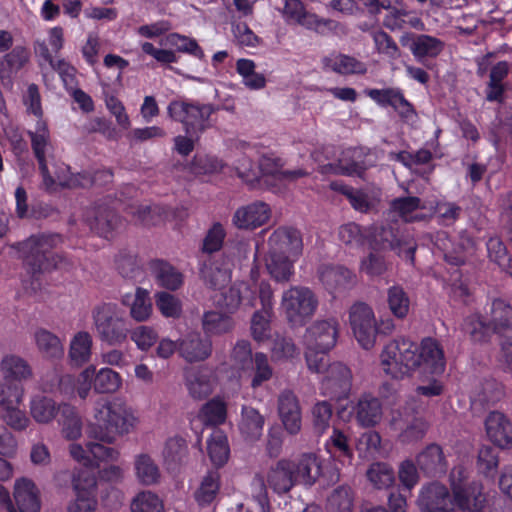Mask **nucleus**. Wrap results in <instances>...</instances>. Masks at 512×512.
Segmentation results:
<instances>
[{"label":"nucleus","instance_id":"obj_1","mask_svg":"<svg viewBox=\"0 0 512 512\" xmlns=\"http://www.w3.org/2000/svg\"><path fill=\"white\" fill-rule=\"evenodd\" d=\"M92 417L89 437L109 445L135 431L139 424L133 408L120 397L98 399L93 405Z\"/></svg>","mask_w":512,"mask_h":512},{"label":"nucleus","instance_id":"obj_35","mask_svg":"<svg viewBox=\"0 0 512 512\" xmlns=\"http://www.w3.org/2000/svg\"><path fill=\"white\" fill-rule=\"evenodd\" d=\"M319 278L331 291L349 288L356 282L354 273L343 266L323 265L319 269Z\"/></svg>","mask_w":512,"mask_h":512},{"label":"nucleus","instance_id":"obj_53","mask_svg":"<svg viewBox=\"0 0 512 512\" xmlns=\"http://www.w3.org/2000/svg\"><path fill=\"white\" fill-rule=\"evenodd\" d=\"M384 25L391 30L402 29L406 25L417 30H424L425 27L423 21L418 16L410 11L398 8L391 9L386 15Z\"/></svg>","mask_w":512,"mask_h":512},{"label":"nucleus","instance_id":"obj_59","mask_svg":"<svg viewBox=\"0 0 512 512\" xmlns=\"http://www.w3.org/2000/svg\"><path fill=\"white\" fill-rule=\"evenodd\" d=\"M25 396V389L22 384L11 381H0V409L22 405Z\"/></svg>","mask_w":512,"mask_h":512},{"label":"nucleus","instance_id":"obj_50","mask_svg":"<svg viewBox=\"0 0 512 512\" xmlns=\"http://www.w3.org/2000/svg\"><path fill=\"white\" fill-rule=\"evenodd\" d=\"M155 279L161 287L169 290H177L183 284V275L175 267L163 261H155L152 264Z\"/></svg>","mask_w":512,"mask_h":512},{"label":"nucleus","instance_id":"obj_44","mask_svg":"<svg viewBox=\"0 0 512 512\" xmlns=\"http://www.w3.org/2000/svg\"><path fill=\"white\" fill-rule=\"evenodd\" d=\"M93 338L87 331L77 332L70 340L68 356L71 362L81 366L92 356Z\"/></svg>","mask_w":512,"mask_h":512},{"label":"nucleus","instance_id":"obj_6","mask_svg":"<svg viewBox=\"0 0 512 512\" xmlns=\"http://www.w3.org/2000/svg\"><path fill=\"white\" fill-rule=\"evenodd\" d=\"M414 342L401 338L386 344L380 354L382 371L391 378L404 379L416 371Z\"/></svg>","mask_w":512,"mask_h":512},{"label":"nucleus","instance_id":"obj_63","mask_svg":"<svg viewBox=\"0 0 512 512\" xmlns=\"http://www.w3.org/2000/svg\"><path fill=\"white\" fill-rule=\"evenodd\" d=\"M464 330L476 342L485 341L493 333L487 317L483 319L479 315L467 317L464 322Z\"/></svg>","mask_w":512,"mask_h":512},{"label":"nucleus","instance_id":"obj_54","mask_svg":"<svg viewBox=\"0 0 512 512\" xmlns=\"http://www.w3.org/2000/svg\"><path fill=\"white\" fill-rule=\"evenodd\" d=\"M423 208L421 200L414 196L396 198L391 202V210L406 222L421 220L418 210Z\"/></svg>","mask_w":512,"mask_h":512},{"label":"nucleus","instance_id":"obj_4","mask_svg":"<svg viewBox=\"0 0 512 512\" xmlns=\"http://www.w3.org/2000/svg\"><path fill=\"white\" fill-rule=\"evenodd\" d=\"M92 319L100 340L120 345L128 336L124 311L115 303H100L92 310Z\"/></svg>","mask_w":512,"mask_h":512},{"label":"nucleus","instance_id":"obj_62","mask_svg":"<svg viewBox=\"0 0 512 512\" xmlns=\"http://www.w3.org/2000/svg\"><path fill=\"white\" fill-rule=\"evenodd\" d=\"M131 512H163L160 498L151 491L138 493L130 505Z\"/></svg>","mask_w":512,"mask_h":512},{"label":"nucleus","instance_id":"obj_56","mask_svg":"<svg viewBox=\"0 0 512 512\" xmlns=\"http://www.w3.org/2000/svg\"><path fill=\"white\" fill-rule=\"evenodd\" d=\"M282 162L280 158L273 155H262L259 159V166L257 168L259 172V182L269 186L274 192L280 191V187H276L271 183V180L279 179V173H281Z\"/></svg>","mask_w":512,"mask_h":512},{"label":"nucleus","instance_id":"obj_9","mask_svg":"<svg viewBox=\"0 0 512 512\" xmlns=\"http://www.w3.org/2000/svg\"><path fill=\"white\" fill-rule=\"evenodd\" d=\"M105 444L93 439L82 445L75 440L68 445V453L75 462L84 467L98 468L101 463L117 462L121 455L118 448Z\"/></svg>","mask_w":512,"mask_h":512},{"label":"nucleus","instance_id":"obj_11","mask_svg":"<svg viewBox=\"0 0 512 512\" xmlns=\"http://www.w3.org/2000/svg\"><path fill=\"white\" fill-rule=\"evenodd\" d=\"M417 505L421 512H457L454 493L439 481H431L421 487Z\"/></svg>","mask_w":512,"mask_h":512},{"label":"nucleus","instance_id":"obj_42","mask_svg":"<svg viewBox=\"0 0 512 512\" xmlns=\"http://www.w3.org/2000/svg\"><path fill=\"white\" fill-rule=\"evenodd\" d=\"M58 423L61 434L66 440L75 441L82 436L83 422L76 407L63 404Z\"/></svg>","mask_w":512,"mask_h":512},{"label":"nucleus","instance_id":"obj_40","mask_svg":"<svg viewBox=\"0 0 512 512\" xmlns=\"http://www.w3.org/2000/svg\"><path fill=\"white\" fill-rule=\"evenodd\" d=\"M487 319L493 333L505 335L512 330V306L502 299H494Z\"/></svg>","mask_w":512,"mask_h":512},{"label":"nucleus","instance_id":"obj_21","mask_svg":"<svg viewBox=\"0 0 512 512\" xmlns=\"http://www.w3.org/2000/svg\"><path fill=\"white\" fill-rule=\"evenodd\" d=\"M278 413L285 430L296 435L301 431L302 413L297 396L289 390L280 393L278 397Z\"/></svg>","mask_w":512,"mask_h":512},{"label":"nucleus","instance_id":"obj_57","mask_svg":"<svg viewBox=\"0 0 512 512\" xmlns=\"http://www.w3.org/2000/svg\"><path fill=\"white\" fill-rule=\"evenodd\" d=\"M253 360L250 343L245 340L236 342L230 353L231 366L239 372H246L250 370Z\"/></svg>","mask_w":512,"mask_h":512},{"label":"nucleus","instance_id":"obj_61","mask_svg":"<svg viewBox=\"0 0 512 512\" xmlns=\"http://www.w3.org/2000/svg\"><path fill=\"white\" fill-rule=\"evenodd\" d=\"M155 304L160 313L166 318H179L182 313V303L178 297L168 292L155 294Z\"/></svg>","mask_w":512,"mask_h":512},{"label":"nucleus","instance_id":"obj_29","mask_svg":"<svg viewBox=\"0 0 512 512\" xmlns=\"http://www.w3.org/2000/svg\"><path fill=\"white\" fill-rule=\"evenodd\" d=\"M416 463L421 472L429 477H438L446 473L448 462L443 449L438 444L427 445L416 456Z\"/></svg>","mask_w":512,"mask_h":512},{"label":"nucleus","instance_id":"obj_19","mask_svg":"<svg viewBox=\"0 0 512 512\" xmlns=\"http://www.w3.org/2000/svg\"><path fill=\"white\" fill-rule=\"evenodd\" d=\"M264 479V485L270 487L277 494L289 492L295 485L293 473V461L290 459H280L272 464L267 470Z\"/></svg>","mask_w":512,"mask_h":512},{"label":"nucleus","instance_id":"obj_20","mask_svg":"<svg viewBox=\"0 0 512 512\" xmlns=\"http://www.w3.org/2000/svg\"><path fill=\"white\" fill-rule=\"evenodd\" d=\"M454 505L457 512H484L487 495L479 481H471L467 487L454 491Z\"/></svg>","mask_w":512,"mask_h":512},{"label":"nucleus","instance_id":"obj_22","mask_svg":"<svg viewBox=\"0 0 512 512\" xmlns=\"http://www.w3.org/2000/svg\"><path fill=\"white\" fill-rule=\"evenodd\" d=\"M271 209L268 204L256 201L239 207L233 215V224L239 229L252 230L268 222Z\"/></svg>","mask_w":512,"mask_h":512},{"label":"nucleus","instance_id":"obj_45","mask_svg":"<svg viewBox=\"0 0 512 512\" xmlns=\"http://www.w3.org/2000/svg\"><path fill=\"white\" fill-rule=\"evenodd\" d=\"M264 417L251 406H243L238 427L241 434L248 440H257L262 435Z\"/></svg>","mask_w":512,"mask_h":512},{"label":"nucleus","instance_id":"obj_51","mask_svg":"<svg viewBox=\"0 0 512 512\" xmlns=\"http://www.w3.org/2000/svg\"><path fill=\"white\" fill-rule=\"evenodd\" d=\"M207 452L211 462L223 466L230 455L227 436L221 430H215L207 440Z\"/></svg>","mask_w":512,"mask_h":512},{"label":"nucleus","instance_id":"obj_2","mask_svg":"<svg viewBox=\"0 0 512 512\" xmlns=\"http://www.w3.org/2000/svg\"><path fill=\"white\" fill-rule=\"evenodd\" d=\"M338 237L342 243L352 248H360L369 242L373 249L377 247L391 249L411 263L414 260V244L411 242L402 243L390 229L362 228L360 225L351 222L339 228Z\"/></svg>","mask_w":512,"mask_h":512},{"label":"nucleus","instance_id":"obj_14","mask_svg":"<svg viewBox=\"0 0 512 512\" xmlns=\"http://www.w3.org/2000/svg\"><path fill=\"white\" fill-rule=\"evenodd\" d=\"M412 349L416 358V370L423 369L436 374L445 370L444 351L437 340L430 337L424 338L420 344L414 342Z\"/></svg>","mask_w":512,"mask_h":512},{"label":"nucleus","instance_id":"obj_10","mask_svg":"<svg viewBox=\"0 0 512 512\" xmlns=\"http://www.w3.org/2000/svg\"><path fill=\"white\" fill-rule=\"evenodd\" d=\"M72 489L75 499L68 505V512H95L97 501V478L87 470L77 469L72 474Z\"/></svg>","mask_w":512,"mask_h":512},{"label":"nucleus","instance_id":"obj_8","mask_svg":"<svg viewBox=\"0 0 512 512\" xmlns=\"http://www.w3.org/2000/svg\"><path fill=\"white\" fill-rule=\"evenodd\" d=\"M349 325L358 344L365 350L376 344L378 325L371 306L356 302L349 309Z\"/></svg>","mask_w":512,"mask_h":512},{"label":"nucleus","instance_id":"obj_12","mask_svg":"<svg viewBox=\"0 0 512 512\" xmlns=\"http://www.w3.org/2000/svg\"><path fill=\"white\" fill-rule=\"evenodd\" d=\"M339 329L340 324L333 317L314 321L305 331V347L329 352L337 343Z\"/></svg>","mask_w":512,"mask_h":512},{"label":"nucleus","instance_id":"obj_31","mask_svg":"<svg viewBox=\"0 0 512 512\" xmlns=\"http://www.w3.org/2000/svg\"><path fill=\"white\" fill-rule=\"evenodd\" d=\"M403 46H408L413 56L422 61L424 58H435L444 49V42L440 39L427 35H405L401 38Z\"/></svg>","mask_w":512,"mask_h":512},{"label":"nucleus","instance_id":"obj_39","mask_svg":"<svg viewBox=\"0 0 512 512\" xmlns=\"http://www.w3.org/2000/svg\"><path fill=\"white\" fill-rule=\"evenodd\" d=\"M121 302L129 307L130 316L137 322H145L152 315L151 298L149 292L143 288H137L133 295H123Z\"/></svg>","mask_w":512,"mask_h":512},{"label":"nucleus","instance_id":"obj_52","mask_svg":"<svg viewBox=\"0 0 512 512\" xmlns=\"http://www.w3.org/2000/svg\"><path fill=\"white\" fill-rule=\"evenodd\" d=\"M249 371H251L250 385L254 390L270 381L274 376V369L269 362V358L263 352L254 354V360Z\"/></svg>","mask_w":512,"mask_h":512},{"label":"nucleus","instance_id":"obj_43","mask_svg":"<svg viewBox=\"0 0 512 512\" xmlns=\"http://www.w3.org/2000/svg\"><path fill=\"white\" fill-rule=\"evenodd\" d=\"M323 64L325 68L342 75H363L367 72L364 62L345 54H331L323 59Z\"/></svg>","mask_w":512,"mask_h":512},{"label":"nucleus","instance_id":"obj_16","mask_svg":"<svg viewBox=\"0 0 512 512\" xmlns=\"http://www.w3.org/2000/svg\"><path fill=\"white\" fill-rule=\"evenodd\" d=\"M31 141V148L37 159L41 174L45 175L47 184L51 185V179L48 176L47 156L53 151V144L48 125L43 120H37L34 130L28 131Z\"/></svg>","mask_w":512,"mask_h":512},{"label":"nucleus","instance_id":"obj_13","mask_svg":"<svg viewBox=\"0 0 512 512\" xmlns=\"http://www.w3.org/2000/svg\"><path fill=\"white\" fill-rule=\"evenodd\" d=\"M352 386V373L342 363H333L328 366L321 380L322 395L334 400L346 398Z\"/></svg>","mask_w":512,"mask_h":512},{"label":"nucleus","instance_id":"obj_36","mask_svg":"<svg viewBox=\"0 0 512 512\" xmlns=\"http://www.w3.org/2000/svg\"><path fill=\"white\" fill-rule=\"evenodd\" d=\"M59 405L53 398L36 394L30 398L29 413L32 419L38 424H49L54 421L61 411Z\"/></svg>","mask_w":512,"mask_h":512},{"label":"nucleus","instance_id":"obj_27","mask_svg":"<svg viewBox=\"0 0 512 512\" xmlns=\"http://www.w3.org/2000/svg\"><path fill=\"white\" fill-rule=\"evenodd\" d=\"M32 340L43 359L56 362L64 358V344L59 336L52 331L39 327L34 330Z\"/></svg>","mask_w":512,"mask_h":512},{"label":"nucleus","instance_id":"obj_30","mask_svg":"<svg viewBox=\"0 0 512 512\" xmlns=\"http://www.w3.org/2000/svg\"><path fill=\"white\" fill-rule=\"evenodd\" d=\"M0 374L3 380L22 384L34 378V371L28 360L17 354H6L0 360Z\"/></svg>","mask_w":512,"mask_h":512},{"label":"nucleus","instance_id":"obj_23","mask_svg":"<svg viewBox=\"0 0 512 512\" xmlns=\"http://www.w3.org/2000/svg\"><path fill=\"white\" fill-rule=\"evenodd\" d=\"M179 355L189 363L204 361L212 354V342L198 332H191L179 340Z\"/></svg>","mask_w":512,"mask_h":512},{"label":"nucleus","instance_id":"obj_60","mask_svg":"<svg viewBox=\"0 0 512 512\" xmlns=\"http://www.w3.org/2000/svg\"><path fill=\"white\" fill-rule=\"evenodd\" d=\"M21 405L8 406L0 409L2 421L14 431H23L29 427L31 421Z\"/></svg>","mask_w":512,"mask_h":512},{"label":"nucleus","instance_id":"obj_47","mask_svg":"<svg viewBox=\"0 0 512 512\" xmlns=\"http://www.w3.org/2000/svg\"><path fill=\"white\" fill-rule=\"evenodd\" d=\"M123 385L121 375L110 367L95 368L93 374V389L99 394H114L118 392Z\"/></svg>","mask_w":512,"mask_h":512},{"label":"nucleus","instance_id":"obj_58","mask_svg":"<svg viewBox=\"0 0 512 512\" xmlns=\"http://www.w3.org/2000/svg\"><path fill=\"white\" fill-rule=\"evenodd\" d=\"M366 475L370 483L378 489L388 488L395 481L394 471L387 463L371 464Z\"/></svg>","mask_w":512,"mask_h":512},{"label":"nucleus","instance_id":"obj_28","mask_svg":"<svg viewBox=\"0 0 512 512\" xmlns=\"http://www.w3.org/2000/svg\"><path fill=\"white\" fill-rule=\"evenodd\" d=\"M367 95L380 106H391L404 119H410L415 111L399 88L370 89Z\"/></svg>","mask_w":512,"mask_h":512},{"label":"nucleus","instance_id":"obj_25","mask_svg":"<svg viewBox=\"0 0 512 512\" xmlns=\"http://www.w3.org/2000/svg\"><path fill=\"white\" fill-rule=\"evenodd\" d=\"M90 229L101 237L109 238L121 225V219L109 207L98 205L90 209L85 218Z\"/></svg>","mask_w":512,"mask_h":512},{"label":"nucleus","instance_id":"obj_41","mask_svg":"<svg viewBox=\"0 0 512 512\" xmlns=\"http://www.w3.org/2000/svg\"><path fill=\"white\" fill-rule=\"evenodd\" d=\"M188 457V446L184 438L173 436L166 440L162 450L164 465L168 470H176Z\"/></svg>","mask_w":512,"mask_h":512},{"label":"nucleus","instance_id":"obj_34","mask_svg":"<svg viewBox=\"0 0 512 512\" xmlns=\"http://www.w3.org/2000/svg\"><path fill=\"white\" fill-rule=\"evenodd\" d=\"M293 473L296 485L312 486L322 475L319 459L313 453H305L293 461Z\"/></svg>","mask_w":512,"mask_h":512},{"label":"nucleus","instance_id":"obj_26","mask_svg":"<svg viewBox=\"0 0 512 512\" xmlns=\"http://www.w3.org/2000/svg\"><path fill=\"white\" fill-rule=\"evenodd\" d=\"M357 424L363 428L378 425L383 418L381 401L370 394H364L358 398L352 407Z\"/></svg>","mask_w":512,"mask_h":512},{"label":"nucleus","instance_id":"obj_55","mask_svg":"<svg viewBox=\"0 0 512 512\" xmlns=\"http://www.w3.org/2000/svg\"><path fill=\"white\" fill-rule=\"evenodd\" d=\"M220 489V474L217 471L208 472L202 479L195 492V500L200 506L211 504Z\"/></svg>","mask_w":512,"mask_h":512},{"label":"nucleus","instance_id":"obj_24","mask_svg":"<svg viewBox=\"0 0 512 512\" xmlns=\"http://www.w3.org/2000/svg\"><path fill=\"white\" fill-rule=\"evenodd\" d=\"M13 498L15 512H40V492L31 479L22 477L15 481Z\"/></svg>","mask_w":512,"mask_h":512},{"label":"nucleus","instance_id":"obj_15","mask_svg":"<svg viewBox=\"0 0 512 512\" xmlns=\"http://www.w3.org/2000/svg\"><path fill=\"white\" fill-rule=\"evenodd\" d=\"M391 425L399 431V439L403 443H411L422 439L427 431V423L415 415L413 410H397L393 413Z\"/></svg>","mask_w":512,"mask_h":512},{"label":"nucleus","instance_id":"obj_46","mask_svg":"<svg viewBox=\"0 0 512 512\" xmlns=\"http://www.w3.org/2000/svg\"><path fill=\"white\" fill-rule=\"evenodd\" d=\"M236 72L241 77L242 84L249 90H262L266 87L267 80L264 74L256 71V63L247 58L236 61Z\"/></svg>","mask_w":512,"mask_h":512},{"label":"nucleus","instance_id":"obj_48","mask_svg":"<svg viewBox=\"0 0 512 512\" xmlns=\"http://www.w3.org/2000/svg\"><path fill=\"white\" fill-rule=\"evenodd\" d=\"M134 470L137 480L143 485L157 484L161 477L157 463L147 453H140L135 456Z\"/></svg>","mask_w":512,"mask_h":512},{"label":"nucleus","instance_id":"obj_17","mask_svg":"<svg viewBox=\"0 0 512 512\" xmlns=\"http://www.w3.org/2000/svg\"><path fill=\"white\" fill-rule=\"evenodd\" d=\"M268 252L298 258L303 249L301 234L289 227H280L268 238Z\"/></svg>","mask_w":512,"mask_h":512},{"label":"nucleus","instance_id":"obj_37","mask_svg":"<svg viewBox=\"0 0 512 512\" xmlns=\"http://www.w3.org/2000/svg\"><path fill=\"white\" fill-rule=\"evenodd\" d=\"M202 276L205 283L212 289L218 291L227 286L231 280V264L224 257L211 261L204 265Z\"/></svg>","mask_w":512,"mask_h":512},{"label":"nucleus","instance_id":"obj_33","mask_svg":"<svg viewBox=\"0 0 512 512\" xmlns=\"http://www.w3.org/2000/svg\"><path fill=\"white\" fill-rule=\"evenodd\" d=\"M486 432L489 439L501 448L512 444V424L501 412H491L485 420Z\"/></svg>","mask_w":512,"mask_h":512},{"label":"nucleus","instance_id":"obj_18","mask_svg":"<svg viewBox=\"0 0 512 512\" xmlns=\"http://www.w3.org/2000/svg\"><path fill=\"white\" fill-rule=\"evenodd\" d=\"M251 291L248 285L244 282L234 284L232 286H225L223 289H219L212 296L214 305L225 311L226 313H234L243 301H247L245 304L253 307L254 297L249 298Z\"/></svg>","mask_w":512,"mask_h":512},{"label":"nucleus","instance_id":"obj_49","mask_svg":"<svg viewBox=\"0 0 512 512\" xmlns=\"http://www.w3.org/2000/svg\"><path fill=\"white\" fill-rule=\"evenodd\" d=\"M233 327V319L226 314L217 311H207L202 316V329L208 338L228 333Z\"/></svg>","mask_w":512,"mask_h":512},{"label":"nucleus","instance_id":"obj_7","mask_svg":"<svg viewBox=\"0 0 512 512\" xmlns=\"http://www.w3.org/2000/svg\"><path fill=\"white\" fill-rule=\"evenodd\" d=\"M214 108L210 104L189 101L185 99L173 100L168 104L169 117L184 126L187 135L198 136L210 127V116Z\"/></svg>","mask_w":512,"mask_h":512},{"label":"nucleus","instance_id":"obj_5","mask_svg":"<svg viewBox=\"0 0 512 512\" xmlns=\"http://www.w3.org/2000/svg\"><path fill=\"white\" fill-rule=\"evenodd\" d=\"M318 306V297L307 286H291L281 296L280 308L294 326L305 325L315 315Z\"/></svg>","mask_w":512,"mask_h":512},{"label":"nucleus","instance_id":"obj_38","mask_svg":"<svg viewBox=\"0 0 512 512\" xmlns=\"http://www.w3.org/2000/svg\"><path fill=\"white\" fill-rule=\"evenodd\" d=\"M296 260L297 258L267 252L265 267L268 274L275 282L287 283L294 275V262Z\"/></svg>","mask_w":512,"mask_h":512},{"label":"nucleus","instance_id":"obj_32","mask_svg":"<svg viewBox=\"0 0 512 512\" xmlns=\"http://www.w3.org/2000/svg\"><path fill=\"white\" fill-rule=\"evenodd\" d=\"M185 386L192 398L202 400L213 392L216 386V377L205 367L190 369L186 372Z\"/></svg>","mask_w":512,"mask_h":512},{"label":"nucleus","instance_id":"obj_3","mask_svg":"<svg viewBox=\"0 0 512 512\" xmlns=\"http://www.w3.org/2000/svg\"><path fill=\"white\" fill-rule=\"evenodd\" d=\"M61 243L62 237L59 234H38L20 243L19 251L28 270L35 275L71 266L67 258L51 252Z\"/></svg>","mask_w":512,"mask_h":512},{"label":"nucleus","instance_id":"obj_64","mask_svg":"<svg viewBox=\"0 0 512 512\" xmlns=\"http://www.w3.org/2000/svg\"><path fill=\"white\" fill-rule=\"evenodd\" d=\"M353 496L349 487L341 486L328 498L329 512H352Z\"/></svg>","mask_w":512,"mask_h":512}]
</instances>
